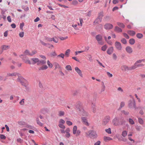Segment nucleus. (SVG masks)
<instances>
[{"label":"nucleus","instance_id":"1","mask_svg":"<svg viewBox=\"0 0 145 145\" xmlns=\"http://www.w3.org/2000/svg\"><path fill=\"white\" fill-rule=\"evenodd\" d=\"M80 23H73L72 26L75 30H79L80 28L82 25V23L83 22V20L82 18L79 19Z\"/></svg>","mask_w":145,"mask_h":145},{"label":"nucleus","instance_id":"2","mask_svg":"<svg viewBox=\"0 0 145 145\" xmlns=\"http://www.w3.org/2000/svg\"><path fill=\"white\" fill-rule=\"evenodd\" d=\"M18 78L17 81L20 82L24 86H26L28 84L27 81L21 76L18 75Z\"/></svg>","mask_w":145,"mask_h":145},{"label":"nucleus","instance_id":"3","mask_svg":"<svg viewBox=\"0 0 145 145\" xmlns=\"http://www.w3.org/2000/svg\"><path fill=\"white\" fill-rule=\"evenodd\" d=\"M77 127L76 126H74L72 129L73 134L75 135V136L76 137L79 136L81 133L80 131L79 130H77Z\"/></svg>","mask_w":145,"mask_h":145},{"label":"nucleus","instance_id":"4","mask_svg":"<svg viewBox=\"0 0 145 145\" xmlns=\"http://www.w3.org/2000/svg\"><path fill=\"white\" fill-rule=\"evenodd\" d=\"M110 117L109 116H105L103 119L102 124V125L105 126L109 122L110 119Z\"/></svg>","mask_w":145,"mask_h":145},{"label":"nucleus","instance_id":"5","mask_svg":"<svg viewBox=\"0 0 145 145\" xmlns=\"http://www.w3.org/2000/svg\"><path fill=\"white\" fill-rule=\"evenodd\" d=\"M115 46L116 49L119 51L122 50V47L121 43L119 42L116 41L115 43Z\"/></svg>","mask_w":145,"mask_h":145},{"label":"nucleus","instance_id":"6","mask_svg":"<svg viewBox=\"0 0 145 145\" xmlns=\"http://www.w3.org/2000/svg\"><path fill=\"white\" fill-rule=\"evenodd\" d=\"M95 38L100 44L103 45L104 44V42L102 41V37L101 35H97L96 36Z\"/></svg>","mask_w":145,"mask_h":145},{"label":"nucleus","instance_id":"7","mask_svg":"<svg viewBox=\"0 0 145 145\" xmlns=\"http://www.w3.org/2000/svg\"><path fill=\"white\" fill-rule=\"evenodd\" d=\"M113 25L110 23H107L104 25V28L106 29L110 30L113 28Z\"/></svg>","mask_w":145,"mask_h":145},{"label":"nucleus","instance_id":"8","mask_svg":"<svg viewBox=\"0 0 145 145\" xmlns=\"http://www.w3.org/2000/svg\"><path fill=\"white\" fill-rule=\"evenodd\" d=\"M112 123L113 125L115 126L119 125H120L119 119L116 118H115L113 120Z\"/></svg>","mask_w":145,"mask_h":145},{"label":"nucleus","instance_id":"9","mask_svg":"<svg viewBox=\"0 0 145 145\" xmlns=\"http://www.w3.org/2000/svg\"><path fill=\"white\" fill-rule=\"evenodd\" d=\"M82 121L84 124L87 126H89V124L88 121V120L86 118L82 117L81 118Z\"/></svg>","mask_w":145,"mask_h":145},{"label":"nucleus","instance_id":"10","mask_svg":"<svg viewBox=\"0 0 145 145\" xmlns=\"http://www.w3.org/2000/svg\"><path fill=\"white\" fill-rule=\"evenodd\" d=\"M76 71L78 73V75L81 77H83V74L81 70L77 67L74 68Z\"/></svg>","mask_w":145,"mask_h":145},{"label":"nucleus","instance_id":"11","mask_svg":"<svg viewBox=\"0 0 145 145\" xmlns=\"http://www.w3.org/2000/svg\"><path fill=\"white\" fill-rule=\"evenodd\" d=\"M31 60L33 61L32 64H34L36 63L38 65L39 59L37 58H33L31 59Z\"/></svg>","mask_w":145,"mask_h":145},{"label":"nucleus","instance_id":"12","mask_svg":"<svg viewBox=\"0 0 145 145\" xmlns=\"http://www.w3.org/2000/svg\"><path fill=\"white\" fill-rule=\"evenodd\" d=\"M126 52L129 54H131L133 52L132 48L130 46H127L125 48Z\"/></svg>","mask_w":145,"mask_h":145},{"label":"nucleus","instance_id":"13","mask_svg":"<svg viewBox=\"0 0 145 145\" xmlns=\"http://www.w3.org/2000/svg\"><path fill=\"white\" fill-rule=\"evenodd\" d=\"M113 48L112 47H111L108 49L107 51V53L108 54L110 55L113 53Z\"/></svg>","mask_w":145,"mask_h":145},{"label":"nucleus","instance_id":"14","mask_svg":"<svg viewBox=\"0 0 145 145\" xmlns=\"http://www.w3.org/2000/svg\"><path fill=\"white\" fill-rule=\"evenodd\" d=\"M97 136V135L95 132L93 130H91V137L95 138Z\"/></svg>","mask_w":145,"mask_h":145},{"label":"nucleus","instance_id":"15","mask_svg":"<svg viewBox=\"0 0 145 145\" xmlns=\"http://www.w3.org/2000/svg\"><path fill=\"white\" fill-rule=\"evenodd\" d=\"M114 30L118 33L121 32L122 31V29L117 26L115 27Z\"/></svg>","mask_w":145,"mask_h":145},{"label":"nucleus","instance_id":"16","mask_svg":"<svg viewBox=\"0 0 145 145\" xmlns=\"http://www.w3.org/2000/svg\"><path fill=\"white\" fill-rule=\"evenodd\" d=\"M121 69L122 70L124 71H125L127 70H129V67H128L126 65L122 66L121 67Z\"/></svg>","mask_w":145,"mask_h":145},{"label":"nucleus","instance_id":"17","mask_svg":"<svg viewBox=\"0 0 145 145\" xmlns=\"http://www.w3.org/2000/svg\"><path fill=\"white\" fill-rule=\"evenodd\" d=\"M104 141L105 142H107L110 140H112V139L111 138L106 136H105L103 137Z\"/></svg>","mask_w":145,"mask_h":145},{"label":"nucleus","instance_id":"18","mask_svg":"<svg viewBox=\"0 0 145 145\" xmlns=\"http://www.w3.org/2000/svg\"><path fill=\"white\" fill-rule=\"evenodd\" d=\"M48 66L46 65H43L39 68V70L42 71L46 70L48 68Z\"/></svg>","mask_w":145,"mask_h":145},{"label":"nucleus","instance_id":"19","mask_svg":"<svg viewBox=\"0 0 145 145\" xmlns=\"http://www.w3.org/2000/svg\"><path fill=\"white\" fill-rule=\"evenodd\" d=\"M101 22V20L98 17L97 18L94 22V24L95 25H97L99 24Z\"/></svg>","mask_w":145,"mask_h":145},{"label":"nucleus","instance_id":"20","mask_svg":"<svg viewBox=\"0 0 145 145\" xmlns=\"http://www.w3.org/2000/svg\"><path fill=\"white\" fill-rule=\"evenodd\" d=\"M1 48L3 50H6L9 49L10 47L8 45H3L1 46Z\"/></svg>","mask_w":145,"mask_h":145},{"label":"nucleus","instance_id":"21","mask_svg":"<svg viewBox=\"0 0 145 145\" xmlns=\"http://www.w3.org/2000/svg\"><path fill=\"white\" fill-rule=\"evenodd\" d=\"M117 24L118 26L122 28H124L125 27V25L122 23L118 22L117 23Z\"/></svg>","mask_w":145,"mask_h":145},{"label":"nucleus","instance_id":"22","mask_svg":"<svg viewBox=\"0 0 145 145\" xmlns=\"http://www.w3.org/2000/svg\"><path fill=\"white\" fill-rule=\"evenodd\" d=\"M40 42H41V44L44 46H46V45H50L51 46H52V48H54V46L52 44H50L49 43H48V44L42 41H41Z\"/></svg>","mask_w":145,"mask_h":145},{"label":"nucleus","instance_id":"23","mask_svg":"<svg viewBox=\"0 0 145 145\" xmlns=\"http://www.w3.org/2000/svg\"><path fill=\"white\" fill-rule=\"evenodd\" d=\"M127 33L130 35L131 36H133L135 34V31H133L129 30L127 31Z\"/></svg>","mask_w":145,"mask_h":145},{"label":"nucleus","instance_id":"24","mask_svg":"<svg viewBox=\"0 0 145 145\" xmlns=\"http://www.w3.org/2000/svg\"><path fill=\"white\" fill-rule=\"evenodd\" d=\"M46 63V61L45 60H39V63L38 65H40V64H44Z\"/></svg>","mask_w":145,"mask_h":145},{"label":"nucleus","instance_id":"25","mask_svg":"<svg viewBox=\"0 0 145 145\" xmlns=\"http://www.w3.org/2000/svg\"><path fill=\"white\" fill-rule=\"evenodd\" d=\"M70 52V49H67L66 51L65 55L67 57H68L69 56V54Z\"/></svg>","mask_w":145,"mask_h":145},{"label":"nucleus","instance_id":"26","mask_svg":"<svg viewBox=\"0 0 145 145\" xmlns=\"http://www.w3.org/2000/svg\"><path fill=\"white\" fill-rule=\"evenodd\" d=\"M137 67V64H135V63L134 65L132 66L131 67H129V70H131L132 69H135Z\"/></svg>","mask_w":145,"mask_h":145},{"label":"nucleus","instance_id":"27","mask_svg":"<svg viewBox=\"0 0 145 145\" xmlns=\"http://www.w3.org/2000/svg\"><path fill=\"white\" fill-rule=\"evenodd\" d=\"M67 71H71L72 70L71 67L70 65H67L65 67Z\"/></svg>","mask_w":145,"mask_h":145},{"label":"nucleus","instance_id":"28","mask_svg":"<svg viewBox=\"0 0 145 145\" xmlns=\"http://www.w3.org/2000/svg\"><path fill=\"white\" fill-rule=\"evenodd\" d=\"M80 114H81L83 116H88V113L83 110H82V111L81 112Z\"/></svg>","mask_w":145,"mask_h":145},{"label":"nucleus","instance_id":"29","mask_svg":"<svg viewBox=\"0 0 145 145\" xmlns=\"http://www.w3.org/2000/svg\"><path fill=\"white\" fill-rule=\"evenodd\" d=\"M129 42L130 44L133 45L135 43V40L133 39H131L129 40Z\"/></svg>","mask_w":145,"mask_h":145},{"label":"nucleus","instance_id":"30","mask_svg":"<svg viewBox=\"0 0 145 145\" xmlns=\"http://www.w3.org/2000/svg\"><path fill=\"white\" fill-rule=\"evenodd\" d=\"M127 132L126 131H123L122 133V135L123 137H125L127 135Z\"/></svg>","mask_w":145,"mask_h":145},{"label":"nucleus","instance_id":"31","mask_svg":"<svg viewBox=\"0 0 145 145\" xmlns=\"http://www.w3.org/2000/svg\"><path fill=\"white\" fill-rule=\"evenodd\" d=\"M91 110L93 113H95L96 112V107L94 105H93L92 106Z\"/></svg>","mask_w":145,"mask_h":145},{"label":"nucleus","instance_id":"32","mask_svg":"<svg viewBox=\"0 0 145 145\" xmlns=\"http://www.w3.org/2000/svg\"><path fill=\"white\" fill-rule=\"evenodd\" d=\"M137 37L139 39L142 38L143 36V35L141 33H138L137 34Z\"/></svg>","mask_w":145,"mask_h":145},{"label":"nucleus","instance_id":"33","mask_svg":"<svg viewBox=\"0 0 145 145\" xmlns=\"http://www.w3.org/2000/svg\"><path fill=\"white\" fill-rule=\"evenodd\" d=\"M36 121L37 123L40 126H42L43 125V124L39 120L38 118L36 119Z\"/></svg>","mask_w":145,"mask_h":145},{"label":"nucleus","instance_id":"34","mask_svg":"<svg viewBox=\"0 0 145 145\" xmlns=\"http://www.w3.org/2000/svg\"><path fill=\"white\" fill-rule=\"evenodd\" d=\"M129 123L131 125H133L135 124L133 120L131 118L129 119Z\"/></svg>","mask_w":145,"mask_h":145},{"label":"nucleus","instance_id":"35","mask_svg":"<svg viewBox=\"0 0 145 145\" xmlns=\"http://www.w3.org/2000/svg\"><path fill=\"white\" fill-rule=\"evenodd\" d=\"M91 130H90L85 132V135L86 136H89L90 137L91 136Z\"/></svg>","mask_w":145,"mask_h":145},{"label":"nucleus","instance_id":"36","mask_svg":"<svg viewBox=\"0 0 145 145\" xmlns=\"http://www.w3.org/2000/svg\"><path fill=\"white\" fill-rule=\"evenodd\" d=\"M105 131L108 134H110L111 133V129L110 128H108V129L105 130Z\"/></svg>","mask_w":145,"mask_h":145},{"label":"nucleus","instance_id":"37","mask_svg":"<svg viewBox=\"0 0 145 145\" xmlns=\"http://www.w3.org/2000/svg\"><path fill=\"white\" fill-rule=\"evenodd\" d=\"M138 122L140 124H141V125L143 124V123H144L143 121L142 120V119H141V118H138Z\"/></svg>","mask_w":145,"mask_h":145},{"label":"nucleus","instance_id":"38","mask_svg":"<svg viewBox=\"0 0 145 145\" xmlns=\"http://www.w3.org/2000/svg\"><path fill=\"white\" fill-rule=\"evenodd\" d=\"M52 41H53L55 43H57L58 41V39L56 38V37H54L52 38Z\"/></svg>","mask_w":145,"mask_h":145},{"label":"nucleus","instance_id":"39","mask_svg":"<svg viewBox=\"0 0 145 145\" xmlns=\"http://www.w3.org/2000/svg\"><path fill=\"white\" fill-rule=\"evenodd\" d=\"M52 38H49L48 37H46L45 38V39L48 42H52Z\"/></svg>","mask_w":145,"mask_h":145},{"label":"nucleus","instance_id":"40","mask_svg":"<svg viewBox=\"0 0 145 145\" xmlns=\"http://www.w3.org/2000/svg\"><path fill=\"white\" fill-rule=\"evenodd\" d=\"M47 65L48 66V67L51 68H52L53 67L52 64L50 62V61L48 60L47 61Z\"/></svg>","mask_w":145,"mask_h":145},{"label":"nucleus","instance_id":"41","mask_svg":"<svg viewBox=\"0 0 145 145\" xmlns=\"http://www.w3.org/2000/svg\"><path fill=\"white\" fill-rule=\"evenodd\" d=\"M107 48V46L106 45L103 46L101 48V50L104 51H105L106 48Z\"/></svg>","mask_w":145,"mask_h":145},{"label":"nucleus","instance_id":"42","mask_svg":"<svg viewBox=\"0 0 145 145\" xmlns=\"http://www.w3.org/2000/svg\"><path fill=\"white\" fill-rule=\"evenodd\" d=\"M121 41L122 43L124 44H126L127 43L126 40L124 38H123L121 39Z\"/></svg>","mask_w":145,"mask_h":145},{"label":"nucleus","instance_id":"43","mask_svg":"<svg viewBox=\"0 0 145 145\" xmlns=\"http://www.w3.org/2000/svg\"><path fill=\"white\" fill-rule=\"evenodd\" d=\"M64 114V112L63 111H59V112L58 115L59 116H63Z\"/></svg>","mask_w":145,"mask_h":145},{"label":"nucleus","instance_id":"44","mask_svg":"<svg viewBox=\"0 0 145 145\" xmlns=\"http://www.w3.org/2000/svg\"><path fill=\"white\" fill-rule=\"evenodd\" d=\"M24 25V22L20 23V28L22 30H23V28Z\"/></svg>","mask_w":145,"mask_h":145},{"label":"nucleus","instance_id":"45","mask_svg":"<svg viewBox=\"0 0 145 145\" xmlns=\"http://www.w3.org/2000/svg\"><path fill=\"white\" fill-rule=\"evenodd\" d=\"M24 54L25 55H30L31 56V53H30L29 51L27 50H26L24 52Z\"/></svg>","mask_w":145,"mask_h":145},{"label":"nucleus","instance_id":"46","mask_svg":"<svg viewBox=\"0 0 145 145\" xmlns=\"http://www.w3.org/2000/svg\"><path fill=\"white\" fill-rule=\"evenodd\" d=\"M16 74L15 73H8L7 74V76H15L16 75Z\"/></svg>","mask_w":145,"mask_h":145},{"label":"nucleus","instance_id":"47","mask_svg":"<svg viewBox=\"0 0 145 145\" xmlns=\"http://www.w3.org/2000/svg\"><path fill=\"white\" fill-rule=\"evenodd\" d=\"M103 86H102V88H101V92L104 91L105 90V86L104 85V83L103 82Z\"/></svg>","mask_w":145,"mask_h":145},{"label":"nucleus","instance_id":"48","mask_svg":"<svg viewBox=\"0 0 145 145\" xmlns=\"http://www.w3.org/2000/svg\"><path fill=\"white\" fill-rule=\"evenodd\" d=\"M64 56L65 55L63 53H61V54L57 56L58 57H61L63 59L64 58Z\"/></svg>","mask_w":145,"mask_h":145},{"label":"nucleus","instance_id":"49","mask_svg":"<svg viewBox=\"0 0 145 145\" xmlns=\"http://www.w3.org/2000/svg\"><path fill=\"white\" fill-rule=\"evenodd\" d=\"M67 124L69 126H71L72 125V123L69 121H67L66 122Z\"/></svg>","mask_w":145,"mask_h":145},{"label":"nucleus","instance_id":"50","mask_svg":"<svg viewBox=\"0 0 145 145\" xmlns=\"http://www.w3.org/2000/svg\"><path fill=\"white\" fill-rule=\"evenodd\" d=\"M24 99L21 100L19 102L20 104L21 105H24Z\"/></svg>","mask_w":145,"mask_h":145},{"label":"nucleus","instance_id":"51","mask_svg":"<svg viewBox=\"0 0 145 145\" xmlns=\"http://www.w3.org/2000/svg\"><path fill=\"white\" fill-rule=\"evenodd\" d=\"M144 61V59L139 60H138L137 61L135 62V64L137 65V64L138 63H141L142 61Z\"/></svg>","mask_w":145,"mask_h":145},{"label":"nucleus","instance_id":"52","mask_svg":"<svg viewBox=\"0 0 145 145\" xmlns=\"http://www.w3.org/2000/svg\"><path fill=\"white\" fill-rule=\"evenodd\" d=\"M65 123V121L63 119H61L59 121V124H64Z\"/></svg>","mask_w":145,"mask_h":145},{"label":"nucleus","instance_id":"53","mask_svg":"<svg viewBox=\"0 0 145 145\" xmlns=\"http://www.w3.org/2000/svg\"><path fill=\"white\" fill-rule=\"evenodd\" d=\"M0 138L1 139H6V137L4 135L0 134Z\"/></svg>","mask_w":145,"mask_h":145},{"label":"nucleus","instance_id":"54","mask_svg":"<svg viewBox=\"0 0 145 145\" xmlns=\"http://www.w3.org/2000/svg\"><path fill=\"white\" fill-rule=\"evenodd\" d=\"M58 126L61 128L64 129L65 128V126L62 124H59L58 125Z\"/></svg>","mask_w":145,"mask_h":145},{"label":"nucleus","instance_id":"55","mask_svg":"<svg viewBox=\"0 0 145 145\" xmlns=\"http://www.w3.org/2000/svg\"><path fill=\"white\" fill-rule=\"evenodd\" d=\"M125 105V103L124 102H122L120 103V108H122V107H123Z\"/></svg>","mask_w":145,"mask_h":145},{"label":"nucleus","instance_id":"56","mask_svg":"<svg viewBox=\"0 0 145 145\" xmlns=\"http://www.w3.org/2000/svg\"><path fill=\"white\" fill-rule=\"evenodd\" d=\"M123 35L124 37L126 38V39H129V37L128 35L125 33H123Z\"/></svg>","mask_w":145,"mask_h":145},{"label":"nucleus","instance_id":"57","mask_svg":"<svg viewBox=\"0 0 145 145\" xmlns=\"http://www.w3.org/2000/svg\"><path fill=\"white\" fill-rule=\"evenodd\" d=\"M122 113L126 115H127L129 114V112H128L125 111V110L122 111Z\"/></svg>","mask_w":145,"mask_h":145},{"label":"nucleus","instance_id":"58","mask_svg":"<svg viewBox=\"0 0 145 145\" xmlns=\"http://www.w3.org/2000/svg\"><path fill=\"white\" fill-rule=\"evenodd\" d=\"M19 35L20 37H23L24 35V32H20L19 33Z\"/></svg>","mask_w":145,"mask_h":145},{"label":"nucleus","instance_id":"59","mask_svg":"<svg viewBox=\"0 0 145 145\" xmlns=\"http://www.w3.org/2000/svg\"><path fill=\"white\" fill-rule=\"evenodd\" d=\"M25 62L27 63H28L29 64L31 65L32 64V63H31L29 59H27L25 61Z\"/></svg>","mask_w":145,"mask_h":145},{"label":"nucleus","instance_id":"60","mask_svg":"<svg viewBox=\"0 0 145 145\" xmlns=\"http://www.w3.org/2000/svg\"><path fill=\"white\" fill-rule=\"evenodd\" d=\"M136 129L138 131H140L141 129L140 126H137L136 127Z\"/></svg>","mask_w":145,"mask_h":145},{"label":"nucleus","instance_id":"61","mask_svg":"<svg viewBox=\"0 0 145 145\" xmlns=\"http://www.w3.org/2000/svg\"><path fill=\"white\" fill-rule=\"evenodd\" d=\"M68 38L67 37H61L59 38V39L61 40H64L67 39Z\"/></svg>","mask_w":145,"mask_h":145},{"label":"nucleus","instance_id":"62","mask_svg":"<svg viewBox=\"0 0 145 145\" xmlns=\"http://www.w3.org/2000/svg\"><path fill=\"white\" fill-rule=\"evenodd\" d=\"M101 143V141L98 140L94 144V145H100Z\"/></svg>","mask_w":145,"mask_h":145},{"label":"nucleus","instance_id":"63","mask_svg":"<svg viewBox=\"0 0 145 145\" xmlns=\"http://www.w3.org/2000/svg\"><path fill=\"white\" fill-rule=\"evenodd\" d=\"M55 68L56 69L58 67H59L60 66L59 64L57 63H55Z\"/></svg>","mask_w":145,"mask_h":145},{"label":"nucleus","instance_id":"64","mask_svg":"<svg viewBox=\"0 0 145 145\" xmlns=\"http://www.w3.org/2000/svg\"><path fill=\"white\" fill-rule=\"evenodd\" d=\"M119 1L118 0H113L112 1V3L114 4H115L118 3Z\"/></svg>","mask_w":145,"mask_h":145}]
</instances>
